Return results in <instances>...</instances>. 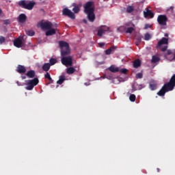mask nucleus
I'll return each mask as SVG.
<instances>
[{"instance_id": "nucleus-16", "label": "nucleus", "mask_w": 175, "mask_h": 175, "mask_svg": "<svg viewBox=\"0 0 175 175\" xmlns=\"http://www.w3.org/2000/svg\"><path fill=\"white\" fill-rule=\"evenodd\" d=\"M116 49H117V46H111L109 49L105 51L106 55H110V54H113V53H114Z\"/></svg>"}, {"instance_id": "nucleus-49", "label": "nucleus", "mask_w": 175, "mask_h": 175, "mask_svg": "<svg viewBox=\"0 0 175 175\" xmlns=\"http://www.w3.org/2000/svg\"><path fill=\"white\" fill-rule=\"evenodd\" d=\"M165 36L166 38H167V37L169 36V34H168V33H165Z\"/></svg>"}, {"instance_id": "nucleus-1", "label": "nucleus", "mask_w": 175, "mask_h": 175, "mask_svg": "<svg viewBox=\"0 0 175 175\" xmlns=\"http://www.w3.org/2000/svg\"><path fill=\"white\" fill-rule=\"evenodd\" d=\"M59 47L61 53V62L65 66H72L73 65V57L70 54V47L69 44L65 41L59 42Z\"/></svg>"}, {"instance_id": "nucleus-29", "label": "nucleus", "mask_w": 175, "mask_h": 175, "mask_svg": "<svg viewBox=\"0 0 175 175\" xmlns=\"http://www.w3.org/2000/svg\"><path fill=\"white\" fill-rule=\"evenodd\" d=\"M65 80V76L62 75L59 77V80L57 81V84H59V85H61V84H62Z\"/></svg>"}, {"instance_id": "nucleus-3", "label": "nucleus", "mask_w": 175, "mask_h": 175, "mask_svg": "<svg viewBox=\"0 0 175 175\" xmlns=\"http://www.w3.org/2000/svg\"><path fill=\"white\" fill-rule=\"evenodd\" d=\"M167 92L169 91H173L175 87V74L171 77L170 81L167 83H165L163 86Z\"/></svg>"}, {"instance_id": "nucleus-4", "label": "nucleus", "mask_w": 175, "mask_h": 175, "mask_svg": "<svg viewBox=\"0 0 175 175\" xmlns=\"http://www.w3.org/2000/svg\"><path fill=\"white\" fill-rule=\"evenodd\" d=\"M38 84H39V79L38 78L29 80L25 89L27 90V91H31L33 90V87H35V85H38Z\"/></svg>"}, {"instance_id": "nucleus-50", "label": "nucleus", "mask_w": 175, "mask_h": 175, "mask_svg": "<svg viewBox=\"0 0 175 175\" xmlns=\"http://www.w3.org/2000/svg\"><path fill=\"white\" fill-rule=\"evenodd\" d=\"M83 23H85V24H87V21L86 20H83Z\"/></svg>"}, {"instance_id": "nucleus-23", "label": "nucleus", "mask_w": 175, "mask_h": 175, "mask_svg": "<svg viewBox=\"0 0 175 175\" xmlns=\"http://www.w3.org/2000/svg\"><path fill=\"white\" fill-rule=\"evenodd\" d=\"M166 92H167V90H165V88L163 86L162 88L157 93V95H159V96H165Z\"/></svg>"}, {"instance_id": "nucleus-33", "label": "nucleus", "mask_w": 175, "mask_h": 175, "mask_svg": "<svg viewBox=\"0 0 175 175\" xmlns=\"http://www.w3.org/2000/svg\"><path fill=\"white\" fill-rule=\"evenodd\" d=\"M49 64H50L51 66L53 65H55V64H57V59H55L54 58L50 59Z\"/></svg>"}, {"instance_id": "nucleus-17", "label": "nucleus", "mask_w": 175, "mask_h": 175, "mask_svg": "<svg viewBox=\"0 0 175 175\" xmlns=\"http://www.w3.org/2000/svg\"><path fill=\"white\" fill-rule=\"evenodd\" d=\"M55 29H53V27H51L46 31L45 35L46 36H53V35H55Z\"/></svg>"}, {"instance_id": "nucleus-36", "label": "nucleus", "mask_w": 175, "mask_h": 175, "mask_svg": "<svg viewBox=\"0 0 175 175\" xmlns=\"http://www.w3.org/2000/svg\"><path fill=\"white\" fill-rule=\"evenodd\" d=\"M5 42H6V38H5V37L1 36H0V44H3V43H5Z\"/></svg>"}, {"instance_id": "nucleus-21", "label": "nucleus", "mask_w": 175, "mask_h": 175, "mask_svg": "<svg viewBox=\"0 0 175 175\" xmlns=\"http://www.w3.org/2000/svg\"><path fill=\"white\" fill-rule=\"evenodd\" d=\"M51 66V65L50 64V63H45L42 66V70H44V72H49V70H50Z\"/></svg>"}, {"instance_id": "nucleus-48", "label": "nucleus", "mask_w": 175, "mask_h": 175, "mask_svg": "<svg viewBox=\"0 0 175 175\" xmlns=\"http://www.w3.org/2000/svg\"><path fill=\"white\" fill-rule=\"evenodd\" d=\"M157 172L159 173L161 172V170L159 168H157Z\"/></svg>"}, {"instance_id": "nucleus-19", "label": "nucleus", "mask_w": 175, "mask_h": 175, "mask_svg": "<svg viewBox=\"0 0 175 175\" xmlns=\"http://www.w3.org/2000/svg\"><path fill=\"white\" fill-rule=\"evenodd\" d=\"M35 70H31L27 72L26 76H27L29 79H33V77H35Z\"/></svg>"}, {"instance_id": "nucleus-44", "label": "nucleus", "mask_w": 175, "mask_h": 175, "mask_svg": "<svg viewBox=\"0 0 175 175\" xmlns=\"http://www.w3.org/2000/svg\"><path fill=\"white\" fill-rule=\"evenodd\" d=\"M21 79L22 80H25V79H27V77H25V75H22Z\"/></svg>"}, {"instance_id": "nucleus-28", "label": "nucleus", "mask_w": 175, "mask_h": 175, "mask_svg": "<svg viewBox=\"0 0 175 175\" xmlns=\"http://www.w3.org/2000/svg\"><path fill=\"white\" fill-rule=\"evenodd\" d=\"M161 59L158 56L153 55L152 57V64H157V62H159Z\"/></svg>"}, {"instance_id": "nucleus-6", "label": "nucleus", "mask_w": 175, "mask_h": 175, "mask_svg": "<svg viewBox=\"0 0 175 175\" xmlns=\"http://www.w3.org/2000/svg\"><path fill=\"white\" fill-rule=\"evenodd\" d=\"M157 23L161 25V27L167 25V16H166V15H159L157 17Z\"/></svg>"}, {"instance_id": "nucleus-13", "label": "nucleus", "mask_w": 175, "mask_h": 175, "mask_svg": "<svg viewBox=\"0 0 175 175\" xmlns=\"http://www.w3.org/2000/svg\"><path fill=\"white\" fill-rule=\"evenodd\" d=\"M94 11H89L88 12H85L86 14H88V18L89 21L91 23H94L95 21V14L94 13Z\"/></svg>"}, {"instance_id": "nucleus-52", "label": "nucleus", "mask_w": 175, "mask_h": 175, "mask_svg": "<svg viewBox=\"0 0 175 175\" xmlns=\"http://www.w3.org/2000/svg\"><path fill=\"white\" fill-rule=\"evenodd\" d=\"M2 14V10L0 9V14Z\"/></svg>"}, {"instance_id": "nucleus-35", "label": "nucleus", "mask_w": 175, "mask_h": 175, "mask_svg": "<svg viewBox=\"0 0 175 175\" xmlns=\"http://www.w3.org/2000/svg\"><path fill=\"white\" fill-rule=\"evenodd\" d=\"M126 12L127 13H132V12H133V7L131 5L128 6L126 8Z\"/></svg>"}, {"instance_id": "nucleus-2", "label": "nucleus", "mask_w": 175, "mask_h": 175, "mask_svg": "<svg viewBox=\"0 0 175 175\" xmlns=\"http://www.w3.org/2000/svg\"><path fill=\"white\" fill-rule=\"evenodd\" d=\"M36 4V3L33 1L27 3V1L25 0H21L18 2V5L21 8H23V9H27V10H32Z\"/></svg>"}, {"instance_id": "nucleus-5", "label": "nucleus", "mask_w": 175, "mask_h": 175, "mask_svg": "<svg viewBox=\"0 0 175 175\" xmlns=\"http://www.w3.org/2000/svg\"><path fill=\"white\" fill-rule=\"evenodd\" d=\"M38 25L43 31H47L53 28V23L50 21L40 22Z\"/></svg>"}, {"instance_id": "nucleus-32", "label": "nucleus", "mask_w": 175, "mask_h": 175, "mask_svg": "<svg viewBox=\"0 0 175 175\" xmlns=\"http://www.w3.org/2000/svg\"><path fill=\"white\" fill-rule=\"evenodd\" d=\"M152 36L151 34H150V33H146L144 35V40H150V39H151Z\"/></svg>"}, {"instance_id": "nucleus-10", "label": "nucleus", "mask_w": 175, "mask_h": 175, "mask_svg": "<svg viewBox=\"0 0 175 175\" xmlns=\"http://www.w3.org/2000/svg\"><path fill=\"white\" fill-rule=\"evenodd\" d=\"M169 44V39L166 38H162L157 44V49H159L163 44Z\"/></svg>"}, {"instance_id": "nucleus-12", "label": "nucleus", "mask_w": 175, "mask_h": 175, "mask_svg": "<svg viewBox=\"0 0 175 175\" xmlns=\"http://www.w3.org/2000/svg\"><path fill=\"white\" fill-rule=\"evenodd\" d=\"M144 16L145 18H147L148 17L149 18H154V13L152 11L148 10V8H146V12H144Z\"/></svg>"}, {"instance_id": "nucleus-27", "label": "nucleus", "mask_w": 175, "mask_h": 175, "mask_svg": "<svg viewBox=\"0 0 175 175\" xmlns=\"http://www.w3.org/2000/svg\"><path fill=\"white\" fill-rule=\"evenodd\" d=\"M44 77H45V79H49V84H52V83H53L54 80H53V79L50 76V73L46 72V74L44 75Z\"/></svg>"}, {"instance_id": "nucleus-40", "label": "nucleus", "mask_w": 175, "mask_h": 175, "mask_svg": "<svg viewBox=\"0 0 175 175\" xmlns=\"http://www.w3.org/2000/svg\"><path fill=\"white\" fill-rule=\"evenodd\" d=\"M161 50V51H163V52L166 51V50H167V45H165V46H164L163 47H162Z\"/></svg>"}, {"instance_id": "nucleus-7", "label": "nucleus", "mask_w": 175, "mask_h": 175, "mask_svg": "<svg viewBox=\"0 0 175 175\" xmlns=\"http://www.w3.org/2000/svg\"><path fill=\"white\" fill-rule=\"evenodd\" d=\"M62 14L63 16H67V17H69L72 20H75V18H76V15H75V13L66 8L63 9Z\"/></svg>"}, {"instance_id": "nucleus-31", "label": "nucleus", "mask_w": 175, "mask_h": 175, "mask_svg": "<svg viewBox=\"0 0 175 175\" xmlns=\"http://www.w3.org/2000/svg\"><path fill=\"white\" fill-rule=\"evenodd\" d=\"M135 31L133 27H129L126 29V33H132Z\"/></svg>"}, {"instance_id": "nucleus-8", "label": "nucleus", "mask_w": 175, "mask_h": 175, "mask_svg": "<svg viewBox=\"0 0 175 175\" xmlns=\"http://www.w3.org/2000/svg\"><path fill=\"white\" fill-rule=\"evenodd\" d=\"M92 5H94V2L92 1H88L85 4V13H87L88 12H95V8L92 7Z\"/></svg>"}, {"instance_id": "nucleus-22", "label": "nucleus", "mask_w": 175, "mask_h": 175, "mask_svg": "<svg viewBox=\"0 0 175 175\" xmlns=\"http://www.w3.org/2000/svg\"><path fill=\"white\" fill-rule=\"evenodd\" d=\"M109 70H110V72H112V73H117V72H120V68H118L114 66H111L109 68Z\"/></svg>"}, {"instance_id": "nucleus-43", "label": "nucleus", "mask_w": 175, "mask_h": 175, "mask_svg": "<svg viewBox=\"0 0 175 175\" xmlns=\"http://www.w3.org/2000/svg\"><path fill=\"white\" fill-rule=\"evenodd\" d=\"M174 9V6H171V7L170 8V10H171V12H172V13H173Z\"/></svg>"}, {"instance_id": "nucleus-26", "label": "nucleus", "mask_w": 175, "mask_h": 175, "mask_svg": "<svg viewBox=\"0 0 175 175\" xmlns=\"http://www.w3.org/2000/svg\"><path fill=\"white\" fill-rule=\"evenodd\" d=\"M72 6H74L72 8V12H74V13H79V12H80V7L76 3H74Z\"/></svg>"}, {"instance_id": "nucleus-11", "label": "nucleus", "mask_w": 175, "mask_h": 175, "mask_svg": "<svg viewBox=\"0 0 175 175\" xmlns=\"http://www.w3.org/2000/svg\"><path fill=\"white\" fill-rule=\"evenodd\" d=\"M14 45L15 46V47H18V49H20V47H23V46H25V44L23 40L20 38H16L14 41Z\"/></svg>"}, {"instance_id": "nucleus-45", "label": "nucleus", "mask_w": 175, "mask_h": 175, "mask_svg": "<svg viewBox=\"0 0 175 175\" xmlns=\"http://www.w3.org/2000/svg\"><path fill=\"white\" fill-rule=\"evenodd\" d=\"M138 42H142V37H138L137 38Z\"/></svg>"}, {"instance_id": "nucleus-14", "label": "nucleus", "mask_w": 175, "mask_h": 175, "mask_svg": "<svg viewBox=\"0 0 175 175\" xmlns=\"http://www.w3.org/2000/svg\"><path fill=\"white\" fill-rule=\"evenodd\" d=\"M16 72L20 74L25 73V72H27V68L25 66L19 64L16 68Z\"/></svg>"}, {"instance_id": "nucleus-42", "label": "nucleus", "mask_w": 175, "mask_h": 175, "mask_svg": "<svg viewBox=\"0 0 175 175\" xmlns=\"http://www.w3.org/2000/svg\"><path fill=\"white\" fill-rule=\"evenodd\" d=\"M98 44H99V47H103V46H105L104 42H100Z\"/></svg>"}, {"instance_id": "nucleus-34", "label": "nucleus", "mask_w": 175, "mask_h": 175, "mask_svg": "<svg viewBox=\"0 0 175 175\" xmlns=\"http://www.w3.org/2000/svg\"><path fill=\"white\" fill-rule=\"evenodd\" d=\"M129 100L131 102H135V100H136V96L135 94H131L129 96Z\"/></svg>"}, {"instance_id": "nucleus-20", "label": "nucleus", "mask_w": 175, "mask_h": 175, "mask_svg": "<svg viewBox=\"0 0 175 175\" xmlns=\"http://www.w3.org/2000/svg\"><path fill=\"white\" fill-rule=\"evenodd\" d=\"M133 68H135V69H137L139 66L142 65V62L140 59H137L135 61L133 62Z\"/></svg>"}, {"instance_id": "nucleus-51", "label": "nucleus", "mask_w": 175, "mask_h": 175, "mask_svg": "<svg viewBox=\"0 0 175 175\" xmlns=\"http://www.w3.org/2000/svg\"><path fill=\"white\" fill-rule=\"evenodd\" d=\"M40 10V12H44V10H43L42 8Z\"/></svg>"}, {"instance_id": "nucleus-9", "label": "nucleus", "mask_w": 175, "mask_h": 175, "mask_svg": "<svg viewBox=\"0 0 175 175\" xmlns=\"http://www.w3.org/2000/svg\"><path fill=\"white\" fill-rule=\"evenodd\" d=\"M165 57L168 58L169 61H174L175 59V49H168Z\"/></svg>"}, {"instance_id": "nucleus-47", "label": "nucleus", "mask_w": 175, "mask_h": 175, "mask_svg": "<svg viewBox=\"0 0 175 175\" xmlns=\"http://www.w3.org/2000/svg\"><path fill=\"white\" fill-rule=\"evenodd\" d=\"M16 84H18V85H23L22 84L20 83V82H18V81H16Z\"/></svg>"}, {"instance_id": "nucleus-39", "label": "nucleus", "mask_w": 175, "mask_h": 175, "mask_svg": "<svg viewBox=\"0 0 175 175\" xmlns=\"http://www.w3.org/2000/svg\"><path fill=\"white\" fill-rule=\"evenodd\" d=\"M3 23L5 25H9V24H10V20L9 19L4 20Z\"/></svg>"}, {"instance_id": "nucleus-30", "label": "nucleus", "mask_w": 175, "mask_h": 175, "mask_svg": "<svg viewBox=\"0 0 175 175\" xmlns=\"http://www.w3.org/2000/svg\"><path fill=\"white\" fill-rule=\"evenodd\" d=\"M26 34L28 35V36H35V31L33 30H27L26 31Z\"/></svg>"}, {"instance_id": "nucleus-46", "label": "nucleus", "mask_w": 175, "mask_h": 175, "mask_svg": "<svg viewBox=\"0 0 175 175\" xmlns=\"http://www.w3.org/2000/svg\"><path fill=\"white\" fill-rule=\"evenodd\" d=\"M138 88H139V90H142V88H143V85H139L138 86Z\"/></svg>"}, {"instance_id": "nucleus-15", "label": "nucleus", "mask_w": 175, "mask_h": 175, "mask_svg": "<svg viewBox=\"0 0 175 175\" xmlns=\"http://www.w3.org/2000/svg\"><path fill=\"white\" fill-rule=\"evenodd\" d=\"M108 28L106 26H101V27L98 30V36H103V33L107 31Z\"/></svg>"}, {"instance_id": "nucleus-18", "label": "nucleus", "mask_w": 175, "mask_h": 175, "mask_svg": "<svg viewBox=\"0 0 175 175\" xmlns=\"http://www.w3.org/2000/svg\"><path fill=\"white\" fill-rule=\"evenodd\" d=\"M19 23H25L27 21V15L25 14H21L18 16Z\"/></svg>"}, {"instance_id": "nucleus-41", "label": "nucleus", "mask_w": 175, "mask_h": 175, "mask_svg": "<svg viewBox=\"0 0 175 175\" xmlns=\"http://www.w3.org/2000/svg\"><path fill=\"white\" fill-rule=\"evenodd\" d=\"M148 28H151V26L148 24H146L144 27V29H148Z\"/></svg>"}, {"instance_id": "nucleus-38", "label": "nucleus", "mask_w": 175, "mask_h": 175, "mask_svg": "<svg viewBox=\"0 0 175 175\" xmlns=\"http://www.w3.org/2000/svg\"><path fill=\"white\" fill-rule=\"evenodd\" d=\"M136 78L137 79H143V74L141 72L136 74Z\"/></svg>"}, {"instance_id": "nucleus-37", "label": "nucleus", "mask_w": 175, "mask_h": 175, "mask_svg": "<svg viewBox=\"0 0 175 175\" xmlns=\"http://www.w3.org/2000/svg\"><path fill=\"white\" fill-rule=\"evenodd\" d=\"M119 72L120 73H122L123 75H126V72H128V70L126 68H122V69L119 70Z\"/></svg>"}, {"instance_id": "nucleus-24", "label": "nucleus", "mask_w": 175, "mask_h": 175, "mask_svg": "<svg viewBox=\"0 0 175 175\" xmlns=\"http://www.w3.org/2000/svg\"><path fill=\"white\" fill-rule=\"evenodd\" d=\"M149 87L152 91H155V90H157V83L154 81L150 82Z\"/></svg>"}, {"instance_id": "nucleus-25", "label": "nucleus", "mask_w": 175, "mask_h": 175, "mask_svg": "<svg viewBox=\"0 0 175 175\" xmlns=\"http://www.w3.org/2000/svg\"><path fill=\"white\" fill-rule=\"evenodd\" d=\"M75 72H76V69H75V68L73 67H70L67 68V70H66L67 75H73Z\"/></svg>"}]
</instances>
